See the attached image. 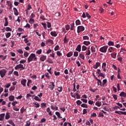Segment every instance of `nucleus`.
I'll return each instance as SVG.
<instances>
[{
  "label": "nucleus",
  "instance_id": "obj_64",
  "mask_svg": "<svg viewBox=\"0 0 126 126\" xmlns=\"http://www.w3.org/2000/svg\"><path fill=\"white\" fill-rule=\"evenodd\" d=\"M122 112L121 111H116L115 112V114H118V115H122Z\"/></svg>",
  "mask_w": 126,
  "mask_h": 126
},
{
  "label": "nucleus",
  "instance_id": "obj_8",
  "mask_svg": "<svg viewBox=\"0 0 126 126\" xmlns=\"http://www.w3.org/2000/svg\"><path fill=\"white\" fill-rule=\"evenodd\" d=\"M50 84L49 85L48 88H49L51 90H54V88H55V83L50 82Z\"/></svg>",
  "mask_w": 126,
  "mask_h": 126
},
{
  "label": "nucleus",
  "instance_id": "obj_19",
  "mask_svg": "<svg viewBox=\"0 0 126 126\" xmlns=\"http://www.w3.org/2000/svg\"><path fill=\"white\" fill-rule=\"evenodd\" d=\"M85 53L86 56H90V54H91V52L90 51V48H88Z\"/></svg>",
  "mask_w": 126,
  "mask_h": 126
},
{
  "label": "nucleus",
  "instance_id": "obj_50",
  "mask_svg": "<svg viewBox=\"0 0 126 126\" xmlns=\"http://www.w3.org/2000/svg\"><path fill=\"white\" fill-rule=\"evenodd\" d=\"M78 91H77V92L75 94L76 96V99H80V95L77 93Z\"/></svg>",
  "mask_w": 126,
  "mask_h": 126
},
{
  "label": "nucleus",
  "instance_id": "obj_14",
  "mask_svg": "<svg viewBox=\"0 0 126 126\" xmlns=\"http://www.w3.org/2000/svg\"><path fill=\"white\" fill-rule=\"evenodd\" d=\"M79 57L82 60H84L85 59V57L84 56V54H83V52L80 53Z\"/></svg>",
  "mask_w": 126,
  "mask_h": 126
},
{
  "label": "nucleus",
  "instance_id": "obj_62",
  "mask_svg": "<svg viewBox=\"0 0 126 126\" xmlns=\"http://www.w3.org/2000/svg\"><path fill=\"white\" fill-rule=\"evenodd\" d=\"M86 50H87V47L85 45H83L82 46V51H86Z\"/></svg>",
  "mask_w": 126,
  "mask_h": 126
},
{
  "label": "nucleus",
  "instance_id": "obj_59",
  "mask_svg": "<svg viewBox=\"0 0 126 126\" xmlns=\"http://www.w3.org/2000/svg\"><path fill=\"white\" fill-rule=\"evenodd\" d=\"M113 98H114V99L118 100V95L116 94H112Z\"/></svg>",
  "mask_w": 126,
  "mask_h": 126
},
{
  "label": "nucleus",
  "instance_id": "obj_30",
  "mask_svg": "<svg viewBox=\"0 0 126 126\" xmlns=\"http://www.w3.org/2000/svg\"><path fill=\"white\" fill-rule=\"evenodd\" d=\"M75 24L76 25H81V22L80 20H79V19H77L75 21Z\"/></svg>",
  "mask_w": 126,
  "mask_h": 126
},
{
  "label": "nucleus",
  "instance_id": "obj_38",
  "mask_svg": "<svg viewBox=\"0 0 126 126\" xmlns=\"http://www.w3.org/2000/svg\"><path fill=\"white\" fill-rule=\"evenodd\" d=\"M83 44L86 46H89V45H90V41H85L83 42Z\"/></svg>",
  "mask_w": 126,
  "mask_h": 126
},
{
  "label": "nucleus",
  "instance_id": "obj_45",
  "mask_svg": "<svg viewBox=\"0 0 126 126\" xmlns=\"http://www.w3.org/2000/svg\"><path fill=\"white\" fill-rule=\"evenodd\" d=\"M36 53L37 55H41L42 54V49L37 50Z\"/></svg>",
  "mask_w": 126,
  "mask_h": 126
},
{
  "label": "nucleus",
  "instance_id": "obj_32",
  "mask_svg": "<svg viewBox=\"0 0 126 126\" xmlns=\"http://www.w3.org/2000/svg\"><path fill=\"white\" fill-rule=\"evenodd\" d=\"M5 31H6V32H11L12 31V29L8 27L5 28Z\"/></svg>",
  "mask_w": 126,
  "mask_h": 126
},
{
  "label": "nucleus",
  "instance_id": "obj_16",
  "mask_svg": "<svg viewBox=\"0 0 126 126\" xmlns=\"http://www.w3.org/2000/svg\"><path fill=\"white\" fill-rule=\"evenodd\" d=\"M91 50L92 53H95L96 52V46H93L91 48Z\"/></svg>",
  "mask_w": 126,
  "mask_h": 126
},
{
  "label": "nucleus",
  "instance_id": "obj_31",
  "mask_svg": "<svg viewBox=\"0 0 126 126\" xmlns=\"http://www.w3.org/2000/svg\"><path fill=\"white\" fill-rule=\"evenodd\" d=\"M111 56L113 59H116V58H117V53L114 52L111 54Z\"/></svg>",
  "mask_w": 126,
  "mask_h": 126
},
{
  "label": "nucleus",
  "instance_id": "obj_21",
  "mask_svg": "<svg viewBox=\"0 0 126 126\" xmlns=\"http://www.w3.org/2000/svg\"><path fill=\"white\" fill-rule=\"evenodd\" d=\"M55 115H56V116H57V117H58V118H59V119H63V117L62 116H61V113H60L59 112H55Z\"/></svg>",
  "mask_w": 126,
  "mask_h": 126
},
{
  "label": "nucleus",
  "instance_id": "obj_55",
  "mask_svg": "<svg viewBox=\"0 0 126 126\" xmlns=\"http://www.w3.org/2000/svg\"><path fill=\"white\" fill-rule=\"evenodd\" d=\"M83 40H89V37L87 35L84 36L83 37Z\"/></svg>",
  "mask_w": 126,
  "mask_h": 126
},
{
  "label": "nucleus",
  "instance_id": "obj_37",
  "mask_svg": "<svg viewBox=\"0 0 126 126\" xmlns=\"http://www.w3.org/2000/svg\"><path fill=\"white\" fill-rule=\"evenodd\" d=\"M56 54L58 57H62V56L63 55V54H62V52H61V51H58L56 52Z\"/></svg>",
  "mask_w": 126,
  "mask_h": 126
},
{
  "label": "nucleus",
  "instance_id": "obj_10",
  "mask_svg": "<svg viewBox=\"0 0 126 126\" xmlns=\"http://www.w3.org/2000/svg\"><path fill=\"white\" fill-rule=\"evenodd\" d=\"M26 82H27V80L25 79H23L21 81V83L23 85V86H26Z\"/></svg>",
  "mask_w": 126,
  "mask_h": 126
},
{
  "label": "nucleus",
  "instance_id": "obj_7",
  "mask_svg": "<svg viewBox=\"0 0 126 126\" xmlns=\"http://www.w3.org/2000/svg\"><path fill=\"white\" fill-rule=\"evenodd\" d=\"M100 65H101V63H100V62H96L95 64L93 66V68H94V69H97Z\"/></svg>",
  "mask_w": 126,
  "mask_h": 126
},
{
  "label": "nucleus",
  "instance_id": "obj_27",
  "mask_svg": "<svg viewBox=\"0 0 126 126\" xmlns=\"http://www.w3.org/2000/svg\"><path fill=\"white\" fill-rule=\"evenodd\" d=\"M101 105H102L101 101H97L95 103V106H97V107H101Z\"/></svg>",
  "mask_w": 126,
  "mask_h": 126
},
{
  "label": "nucleus",
  "instance_id": "obj_26",
  "mask_svg": "<svg viewBox=\"0 0 126 126\" xmlns=\"http://www.w3.org/2000/svg\"><path fill=\"white\" fill-rule=\"evenodd\" d=\"M33 105H34L35 108H39L40 107V104H39V103L37 102H33Z\"/></svg>",
  "mask_w": 126,
  "mask_h": 126
},
{
  "label": "nucleus",
  "instance_id": "obj_57",
  "mask_svg": "<svg viewBox=\"0 0 126 126\" xmlns=\"http://www.w3.org/2000/svg\"><path fill=\"white\" fill-rule=\"evenodd\" d=\"M17 52L19 53V54H23V51H22V49H21L17 50Z\"/></svg>",
  "mask_w": 126,
  "mask_h": 126
},
{
  "label": "nucleus",
  "instance_id": "obj_33",
  "mask_svg": "<svg viewBox=\"0 0 126 126\" xmlns=\"http://www.w3.org/2000/svg\"><path fill=\"white\" fill-rule=\"evenodd\" d=\"M102 87H104V86H105V85L106 84V83H107V82H108V81L107 80V79H104L102 81Z\"/></svg>",
  "mask_w": 126,
  "mask_h": 126
},
{
  "label": "nucleus",
  "instance_id": "obj_61",
  "mask_svg": "<svg viewBox=\"0 0 126 126\" xmlns=\"http://www.w3.org/2000/svg\"><path fill=\"white\" fill-rule=\"evenodd\" d=\"M31 125V122H30V121H28L26 122V125H25L26 126H30V125Z\"/></svg>",
  "mask_w": 126,
  "mask_h": 126
},
{
  "label": "nucleus",
  "instance_id": "obj_41",
  "mask_svg": "<svg viewBox=\"0 0 126 126\" xmlns=\"http://www.w3.org/2000/svg\"><path fill=\"white\" fill-rule=\"evenodd\" d=\"M8 123L9 124H10V125H11L12 126H15V124H14V123H13V121H12V120H9Z\"/></svg>",
  "mask_w": 126,
  "mask_h": 126
},
{
  "label": "nucleus",
  "instance_id": "obj_60",
  "mask_svg": "<svg viewBox=\"0 0 126 126\" xmlns=\"http://www.w3.org/2000/svg\"><path fill=\"white\" fill-rule=\"evenodd\" d=\"M44 76H46L48 79H50V75L48 73H45Z\"/></svg>",
  "mask_w": 126,
  "mask_h": 126
},
{
  "label": "nucleus",
  "instance_id": "obj_51",
  "mask_svg": "<svg viewBox=\"0 0 126 126\" xmlns=\"http://www.w3.org/2000/svg\"><path fill=\"white\" fill-rule=\"evenodd\" d=\"M10 36H11V33L10 32H7L5 34L6 38H9Z\"/></svg>",
  "mask_w": 126,
  "mask_h": 126
},
{
  "label": "nucleus",
  "instance_id": "obj_12",
  "mask_svg": "<svg viewBox=\"0 0 126 126\" xmlns=\"http://www.w3.org/2000/svg\"><path fill=\"white\" fill-rule=\"evenodd\" d=\"M6 3L8 5V6H10L9 9H11L12 8V2L10 1H6Z\"/></svg>",
  "mask_w": 126,
  "mask_h": 126
},
{
  "label": "nucleus",
  "instance_id": "obj_24",
  "mask_svg": "<svg viewBox=\"0 0 126 126\" xmlns=\"http://www.w3.org/2000/svg\"><path fill=\"white\" fill-rule=\"evenodd\" d=\"M13 10L15 15H18V10H17V9H16L15 7H14Z\"/></svg>",
  "mask_w": 126,
  "mask_h": 126
},
{
  "label": "nucleus",
  "instance_id": "obj_15",
  "mask_svg": "<svg viewBox=\"0 0 126 126\" xmlns=\"http://www.w3.org/2000/svg\"><path fill=\"white\" fill-rule=\"evenodd\" d=\"M46 112L48 113V114L49 116H53V114L52 113V111H51V109H50V107H48L46 109Z\"/></svg>",
  "mask_w": 126,
  "mask_h": 126
},
{
  "label": "nucleus",
  "instance_id": "obj_42",
  "mask_svg": "<svg viewBox=\"0 0 126 126\" xmlns=\"http://www.w3.org/2000/svg\"><path fill=\"white\" fill-rule=\"evenodd\" d=\"M97 90H98V89L93 90L92 88H90V91H91V92H93V93H95V92L97 91Z\"/></svg>",
  "mask_w": 126,
  "mask_h": 126
},
{
  "label": "nucleus",
  "instance_id": "obj_11",
  "mask_svg": "<svg viewBox=\"0 0 126 126\" xmlns=\"http://www.w3.org/2000/svg\"><path fill=\"white\" fill-rule=\"evenodd\" d=\"M106 66H107V63H103L101 68L103 69V71L106 72Z\"/></svg>",
  "mask_w": 126,
  "mask_h": 126
},
{
  "label": "nucleus",
  "instance_id": "obj_56",
  "mask_svg": "<svg viewBox=\"0 0 126 126\" xmlns=\"http://www.w3.org/2000/svg\"><path fill=\"white\" fill-rule=\"evenodd\" d=\"M57 90L59 92H62L63 91V87H59Z\"/></svg>",
  "mask_w": 126,
  "mask_h": 126
},
{
  "label": "nucleus",
  "instance_id": "obj_4",
  "mask_svg": "<svg viewBox=\"0 0 126 126\" xmlns=\"http://www.w3.org/2000/svg\"><path fill=\"white\" fill-rule=\"evenodd\" d=\"M84 30H85V28H84L83 26H79L77 27V33H79L81 32H83Z\"/></svg>",
  "mask_w": 126,
  "mask_h": 126
},
{
  "label": "nucleus",
  "instance_id": "obj_40",
  "mask_svg": "<svg viewBox=\"0 0 126 126\" xmlns=\"http://www.w3.org/2000/svg\"><path fill=\"white\" fill-rule=\"evenodd\" d=\"M108 51H109V53H112L113 51H115V49L114 47H111L108 49Z\"/></svg>",
  "mask_w": 126,
  "mask_h": 126
},
{
  "label": "nucleus",
  "instance_id": "obj_49",
  "mask_svg": "<svg viewBox=\"0 0 126 126\" xmlns=\"http://www.w3.org/2000/svg\"><path fill=\"white\" fill-rule=\"evenodd\" d=\"M9 101H13L14 100V96L13 95H10L9 97Z\"/></svg>",
  "mask_w": 126,
  "mask_h": 126
},
{
  "label": "nucleus",
  "instance_id": "obj_17",
  "mask_svg": "<svg viewBox=\"0 0 126 126\" xmlns=\"http://www.w3.org/2000/svg\"><path fill=\"white\" fill-rule=\"evenodd\" d=\"M4 116H5V114L4 113H2L0 114V121H3L4 119Z\"/></svg>",
  "mask_w": 126,
  "mask_h": 126
},
{
  "label": "nucleus",
  "instance_id": "obj_1",
  "mask_svg": "<svg viewBox=\"0 0 126 126\" xmlns=\"http://www.w3.org/2000/svg\"><path fill=\"white\" fill-rule=\"evenodd\" d=\"M37 61V57L36 55L34 53H32L28 58V63H31V62H36Z\"/></svg>",
  "mask_w": 126,
  "mask_h": 126
},
{
  "label": "nucleus",
  "instance_id": "obj_13",
  "mask_svg": "<svg viewBox=\"0 0 126 126\" xmlns=\"http://www.w3.org/2000/svg\"><path fill=\"white\" fill-rule=\"evenodd\" d=\"M50 34L51 36H53V37H57L58 36V34H57V32L56 31H52L50 32Z\"/></svg>",
  "mask_w": 126,
  "mask_h": 126
},
{
  "label": "nucleus",
  "instance_id": "obj_54",
  "mask_svg": "<svg viewBox=\"0 0 126 126\" xmlns=\"http://www.w3.org/2000/svg\"><path fill=\"white\" fill-rule=\"evenodd\" d=\"M101 76V77H103V78H105V75L103 74V73H100L98 75V77H100Z\"/></svg>",
  "mask_w": 126,
  "mask_h": 126
},
{
  "label": "nucleus",
  "instance_id": "obj_35",
  "mask_svg": "<svg viewBox=\"0 0 126 126\" xmlns=\"http://www.w3.org/2000/svg\"><path fill=\"white\" fill-rule=\"evenodd\" d=\"M68 38H66V35H65L64 38V43L67 44L68 43Z\"/></svg>",
  "mask_w": 126,
  "mask_h": 126
},
{
  "label": "nucleus",
  "instance_id": "obj_22",
  "mask_svg": "<svg viewBox=\"0 0 126 126\" xmlns=\"http://www.w3.org/2000/svg\"><path fill=\"white\" fill-rule=\"evenodd\" d=\"M74 23H73L70 24V29L71 31H73V30H74Z\"/></svg>",
  "mask_w": 126,
  "mask_h": 126
},
{
  "label": "nucleus",
  "instance_id": "obj_36",
  "mask_svg": "<svg viewBox=\"0 0 126 126\" xmlns=\"http://www.w3.org/2000/svg\"><path fill=\"white\" fill-rule=\"evenodd\" d=\"M97 85L98 86H100L103 87L102 81H101V80H97Z\"/></svg>",
  "mask_w": 126,
  "mask_h": 126
},
{
  "label": "nucleus",
  "instance_id": "obj_47",
  "mask_svg": "<svg viewBox=\"0 0 126 126\" xmlns=\"http://www.w3.org/2000/svg\"><path fill=\"white\" fill-rule=\"evenodd\" d=\"M76 104L78 105V106H80V105L82 104V102L80 101V100H78L76 101Z\"/></svg>",
  "mask_w": 126,
  "mask_h": 126
},
{
  "label": "nucleus",
  "instance_id": "obj_39",
  "mask_svg": "<svg viewBox=\"0 0 126 126\" xmlns=\"http://www.w3.org/2000/svg\"><path fill=\"white\" fill-rule=\"evenodd\" d=\"M46 106H47V103H46L45 102L41 103V108H46Z\"/></svg>",
  "mask_w": 126,
  "mask_h": 126
},
{
  "label": "nucleus",
  "instance_id": "obj_25",
  "mask_svg": "<svg viewBox=\"0 0 126 126\" xmlns=\"http://www.w3.org/2000/svg\"><path fill=\"white\" fill-rule=\"evenodd\" d=\"M73 55V53L72 52H70L66 54L67 58H70V57L72 56Z\"/></svg>",
  "mask_w": 126,
  "mask_h": 126
},
{
  "label": "nucleus",
  "instance_id": "obj_23",
  "mask_svg": "<svg viewBox=\"0 0 126 126\" xmlns=\"http://www.w3.org/2000/svg\"><path fill=\"white\" fill-rule=\"evenodd\" d=\"M119 95L120 96V97H126V93L122 92L119 94Z\"/></svg>",
  "mask_w": 126,
  "mask_h": 126
},
{
  "label": "nucleus",
  "instance_id": "obj_6",
  "mask_svg": "<svg viewBox=\"0 0 126 126\" xmlns=\"http://www.w3.org/2000/svg\"><path fill=\"white\" fill-rule=\"evenodd\" d=\"M30 9H32V6H31V5L30 4H28V7L27 9L25 10L26 15H28V13Z\"/></svg>",
  "mask_w": 126,
  "mask_h": 126
},
{
  "label": "nucleus",
  "instance_id": "obj_2",
  "mask_svg": "<svg viewBox=\"0 0 126 126\" xmlns=\"http://www.w3.org/2000/svg\"><path fill=\"white\" fill-rule=\"evenodd\" d=\"M7 72V70H6V69H2L1 70H0V76L1 77V78H3L4 76H5V74Z\"/></svg>",
  "mask_w": 126,
  "mask_h": 126
},
{
  "label": "nucleus",
  "instance_id": "obj_28",
  "mask_svg": "<svg viewBox=\"0 0 126 126\" xmlns=\"http://www.w3.org/2000/svg\"><path fill=\"white\" fill-rule=\"evenodd\" d=\"M121 54H126V49L122 48L120 52Z\"/></svg>",
  "mask_w": 126,
  "mask_h": 126
},
{
  "label": "nucleus",
  "instance_id": "obj_46",
  "mask_svg": "<svg viewBox=\"0 0 126 126\" xmlns=\"http://www.w3.org/2000/svg\"><path fill=\"white\" fill-rule=\"evenodd\" d=\"M65 27L66 30H67V31H68V30L70 29V26H69V25H66Z\"/></svg>",
  "mask_w": 126,
  "mask_h": 126
},
{
  "label": "nucleus",
  "instance_id": "obj_58",
  "mask_svg": "<svg viewBox=\"0 0 126 126\" xmlns=\"http://www.w3.org/2000/svg\"><path fill=\"white\" fill-rule=\"evenodd\" d=\"M25 111H26V109L24 108V107H22V108L21 109V114H23V113H24Z\"/></svg>",
  "mask_w": 126,
  "mask_h": 126
},
{
  "label": "nucleus",
  "instance_id": "obj_9",
  "mask_svg": "<svg viewBox=\"0 0 126 126\" xmlns=\"http://www.w3.org/2000/svg\"><path fill=\"white\" fill-rule=\"evenodd\" d=\"M46 59H47V56L45 55H41V57L40 58V60L41 62H45L46 60Z\"/></svg>",
  "mask_w": 126,
  "mask_h": 126
},
{
  "label": "nucleus",
  "instance_id": "obj_63",
  "mask_svg": "<svg viewBox=\"0 0 126 126\" xmlns=\"http://www.w3.org/2000/svg\"><path fill=\"white\" fill-rule=\"evenodd\" d=\"M74 57H78V52L77 51H75L74 52Z\"/></svg>",
  "mask_w": 126,
  "mask_h": 126
},
{
  "label": "nucleus",
  "instance_id": "obj_18",
  "mask_svg": "<svg viewBox=\"0 0 126 126\" xmlns=\"http://www.w3.org/2000/svg\"><path fill=\"white\" fill-rule=\"evenodd\" d=\"M76 51L79 52L81 51V45L80 44L78 45L77 48H76Z\"/></svg>",
  "mask_w": 126,
  "mask_h": 126
},
{
  "label": "nucleus",
  "instance_id": "obj_34",
  "mask_svg": "<svg viewBox=\"0 0 126 126\" xmlns=\"http://www.w3.org/2000/svg\"><path fill=\"white\" fill-rule=\"evenodd\" d=\"M34 99L35 101H38V102H41V98H39L37 96H35Z\"/></svg>",
  "mask_w": 126,
  "mask_h": 126
},
{
  "label": "nucleus",
  "instance_id": "obj_44",
  "mask_svg": "<svg viewBox=\"0 0 126 126\" xmlns=\"http://www.w3.org/2000/svg\"><path fill=\"white\" fill-rule=\"evenodd\" d=\"M24 56L25 57V58H27L28 56H29V53L27 52V51H25L24 53Z\"/></svg>",
  "mask_w": 126,
  "mask_h": 126
},
{
  "label": "nucleus",
  "instance_id": "obj_52",
  "mask_svg": "<svg viewBox=\"0 0 126 126\" xmlns=\"http://www.w3.org/2000/svg\"><path fill=\"white\" fill-rule=\"evenodd\" d=\"M60 50V46L59 45H56L55 48H54V50L55 51H59Z\"/></svg>",
  "mask_w": 126,
  "mask_h": 126
},
{
  "label": "nucleus",
  "instance_id": "obj_29",
  "mask_svg": "<svg viewBox=\"0 0 126 126\" xmlns=\"http://www.w3.org/2000/svg\"><path fill=\"white\" fill-rule=\"evenodd\" d=\"M10 118V115H9V112H7L6 114V115L5 116V120H8Z\"/></svg>",
  "mask_w": 126,
  "mask_h": 126
},
{
  "label": "nucleus",
  "instance_id": "obj_53",
  "mask_svg": "<svg viewBox=\"0 0 126 126\" xmlns=\"http://www.w3.org/2000/svg\"><path fill=\"white\" fill-rule=\"evenodd\" d=\"M29 23H30V24H33V23H34V19L30 18L29 20Z\"/></svg>",
  "mask_w": 126,
  "mask_h": 126
},
{
  "label": "nucleus",
  "instance_id": "obj_48",
  "mask_svg": "<svg viewBox=\"0 0 126 126\" xmlns=\"http://www.w3.org/2000/svg\"><path fill=\"white\" fill-rule=\"evenodd\" d=\"M108 46H114V42L110 41L108 42Z\"/></svg>",
  "mask_w": 126,
  "mask_h": 126
},
{
  "label": "nucleus",
  "instance_id": "obj_3",
  "mask_svg": "<svg viewBox=\"0 0 126 126\" xmlns=\"http://www.w3.org/2000/svg\"><path fill=\"white\" fill-rule=\"evenodd\" d=\"M108 46L107 45L104 46L99 49V52L101 53H107V50H108Z\"/></svg>",
  "mask_w": 126,
  "mask_h": 126
},
{
  "label": "nucleus",
  "instance_id": "obj_20",
  "mask_svg": "<svg viewBox=\"0 0 126 126\" xmlns=\"http://www.w3.org/2000/svg\"><path fill=\"white\" fill-rule=\"evenodd\" d=\"M4 19H5V23L4 24V26L5 27H6V26L8 25V21H7V18L6 17H5Z\"/></svg>",
  "mask_w": 126,
  "mask_h": 126
},
{
  "label": "nucleus",
  "instance_id": "obj_43",
  "mask_svg": "<svg viewBox=\"0 0 126 126\" xmlns=\"http://www.w3.org/2000/svg\"><path fill=\"white\" fill-rule=\"evenodd\" d=\"M81 107H82V108H88V106L85 103L82 104L81 105Z\"/></svg>",
  "mask_w": 126,
  "mask_h": 126
},
{
  "label": "nucleus",
  "instance_id": "obj_5",
  "mask_svg": "<svg viewBox=\"0 0 126 126\" xmlns=\"http://www.w3.org/2000/svg\"><path fill=\"white\" fill-rule=\"evenodd\" d=\"M19 68H22L20 69V70H23L25 68L23 67V65L22 64H19L15 67V69L16 70H17V69Z\"/></svg>",
  "mask_w": 126,
  "mask_h": 126
}]
</instances>
